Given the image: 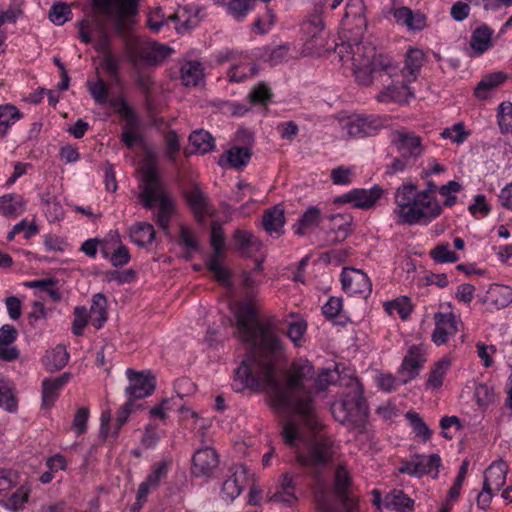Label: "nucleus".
I'll return each mask as SVG.
<instances>
[{"mask_svg":"<svg viewBox=\"0 0 512 512\" xmlns=\"http://www.w3.org/2000/svg\"><path fill=\"white\" fill-rule=\"evenodd\" d=\"M237 336L249 346L248 355L236 369L233 387L265 390L278 411L297 414L311 429L320 425L312 392L306 384L315 371L308 360L294 362L283 383L276 374V363L283 353L281 339L271 319L262 320L251 304L242 303L235 310Z\"/></svg>","mask_w":512,"mask_h":512,"instance_id":"nucleus-1","label":"nucleus"},{"mask_svg":"<svg viewBox=\"0 0 512 512\" xmlns=\"http://www.w3.org/2000/svg\"><path fill=\"white\" fill-rule=\"evenodd\" d=\"M93 18L79 22L78 37L85 44L92 43L97 52L111 53V27L118 36L126 38L136 23L134 0H92Z\"/></svg>","mask_w":512,"mask_h":512,"instance_id":"nucleus-2","label":"nucleus"},{"mask_svg":"<svg viewBox=\"0 0 512 512\" xmlns=\"http://www.w3.org/2000/svg\"><path fill=\"white\" fill-rule=\"evenodd\" d=\"M398 223L415 225L428 224L437 218L442 207L429 191H418L414 184H403L395 193Z\"/></svg>","mask_w":512,"mask_h":512,"instance_id":"nucleus-3","label":"nucleus"},{"mask_svg":"<svg viewBox=\"0 0 512 512\" xmlns=\"http://www.w3.org/2000/svg\"><path fill=\"white\" fill-rule=\"evenodd\" d=\"M353 73L356 81L363 86L372 84L374 76L385 73L389 78L397 75L398 66L388 56L377 55L371 43H363L356 38L348 41Z\"/></svg>","mask_w":512,"mask_h":512,"instance_id":"nucleus-4","label":"nucleus"},{"mask_svg":"<svg viewBox=\"0 0 512 512\" xmlns=\"http://www.w3.org/2000/svg\"><path fill=\"white\" fill-rule=\"evenodd\" d=\"M156 155L152 151L147 152L145 163L142 167L141 203L147 209L159 202V212L172 215L173 203L163 191V184L158 174Z\"/></svg>","mask_w":512,"mask_h":512,"instance_id":"nucleus-5","label":"nucleus"},{"mask_svg":"<svg viewBox=\"0 0 512 512\" xmlns=\"http://www.w3.org/2000/svg\"><path fill=\"white\" fill-rule=\"evenodd\" d=\"M124 52L135 71L146 66L160 65L172 52V48L156 42L143 41L135 37L124 39Z\"/></svg>","mask_w":512,"mask_h":512,"instance_id":"nucleus-6","label":"nucleus"},{"mask_svg":"<svg viewBox=\"0 0 512 512\" xmlns=\"http://www.w3.org/2000/svg\"><path fill=\"white\" fill-rule=\"evenodd\" d=\"M210 243L213 248V253L207 262L208 269L213 273L217 281L222 284H228L230 273L220 263L225 256V235L222 226L217 222L212 223Z\"/></svg>","mask_w":512,"mask_h":512,"instance_id":"nucleus-7","label":"nucleus"},{"mask_svg":"<svg viewBox=\"0 0 512 512\" xmlns=\"http://www.w3.org/2000/svg\"><path fill=\"white\" fill-rule=\"evenodd\" d=\"M333 454V442L329 438L318 436L311 442L307 455L297 454V462L303 467L323 466L332 460Z\"/></svg>","mask_w":512,"mask_h":512,"instance_id":"nucleus-8","label":"nucleus"},{"mask_svg":"<svg viewBox=\"0 0 512 512\" xmlns=\"http://www.w3.org/2000/svg\"><path fill=\"white\" fill-rule=\"evenodd\" d=\"M390 141L400 155L413 162H415L423 152L420 137L406 129L393 131L390 136Z\"/></svg>","mask_w":512,"mask_h":512,"instance_id":"nucleus-9","label":"nucleus"},{"mask_svg":"<svg viewBox=\"0 0 512 512\" xmlns=\"http://www.w3.org/2000/svg\"><path fill=\"white\" fill-rule=\"evenodd\" d=\"M342 289L348 295L367 297L372 290L368 276L361 270L345 268L341 273Z\"/></svg>","mask_w":512,"mask_h":512,"instance_id":"nucleus-10","label":"nucleus"},{"mask_svg":"<svg viewBox=\"0 0 512 512\" xmlns=\"http://www.w3.org/2000/svg\"><path fill=\"white\" fill-rule=\"evenodd\" d=\"M184 197L195 219L199 223H203L206 216L214 214L215 209L209 197L201 190L198 184H192V186L185 191Z\"/></svg>","mask_w":512,"mask_h":512,"instance_id":"nucleus-11","label":"nucleus"},{"mask_svg":"<svg viewBox=\"0 0 512 512\" xmlns=\"http://www.w3.org/2000/svg\"><path fill=\"white\" fill-rule=\"evenodd\" d=\"M425 362L424 347L422 345L410 346L399 370L400 382L406 384L417 377Z\"/></svg>","mask_w":512,"mask_h":512,"instance_id":"nucleus-12","label":"nucleus"},{"mask_svg":"<svg viewBox=\"0 0 512 512\" xmlns=\"http://www.w3.org/2000/svg\"><path fill=\"white\" fill-rule=\"evenodd\" d=\"M344 412L345 415L340 420L342 423H351L359 432H363L365 428L366 405L361 397L352 400L342 401L333 407Z\"/></svg>","mask_w":512,"mask_h":512,"instance_id":"nucleus-13","label":"nucleus"},{"mask_svg":"<svg viewBox=\"0 0 512 512\" xmlns=\"http://www.w3.org/2000/svg\"><path fill=\"white\" fill-rule=\"evenodd\" d=\"M170 469V461L162 460L153 464L151 472L143 481L137 491V504L139 508L147 500L149 493L159 487L160 483L167 478Z\"/></svg>","mask_w":512,"mask_h":512,"instance_id":"nucleus-14","label":"nucleus"},{"mask_svg":"<svg viewBox=\"0 0 512 512\" xmlns=\"http://www.w3.org/2000/svg\"><path fill=\"white\" fill-rule=\"evenodd\" d=\"M126 375L130 382L126 388V393L131 398L141 399L154 392L156 382L155 377L150 372L143 373L127 369Z\"/></svg>","mask_w":512,"mask_h":512,"instance_id":"nucleus-15","label":"nucleus"},{"mask_svg":"<svg viewBox=\"0 0 512 512\" xmlns=\"http://www.w3.org/2000/svg\"><path fill=\"white\" fill-rule=\"evenodd\" d=\"M383 192V189L379 186H374L369 190L353 189L337 197L334 202L340 204L353 203L355 208L369 209L381 198Z\"/></svg>","mask_w":512,"mask_h":512,"instance_id":"nucleus-16","label":"nucleus"},{"mask_svg":"<svg viewBox=\"0 0 512 512\" xmlns=\"http://www.w3.org/2000/svg\"><path fill=\"white\" fill-rule=\"evenodd\" d=\"M229 472L230 475L222 485V494L227 500L233 501L248 482V470L244 465L236 464L230 468Z\"/></svg>","mask_w":512,"mask_h":512,"instance_id":"nucleus-17","label":"nucleus"},{"mask_svg":"<svg viewBox=\"0 0 512 512\" xmlns=\"http://www.w3.org/2000/svg\"><path fill=\"white\" fill-rule=\"evenodd\" d=\"M435 329L432 333V340L436 345L445 344L448 337L458 332V321L453 313L434 314Z\"/></svg>","mask_w":512,"mask_h":512,"instance_id":"nucleus-18","label":"nucleus"},{"mask_svg":"<svg viewBox=\"0 0 512 512\" xmlns=\"http://www.w3.org/2000/svg\"><path fill=\"white\" fill-rule=\"evenodd\" d=\"M192 463L193 474L196 476H210L218 466V455L213 448L205 447L194 453Z\"/></svg>","mask_w":512,"mask_h":512,"instance_id":"nucleus-19","label":"nucleus"},{"mask_svg":"<svg viewBox=\"0 0 512 512\" xmlns=\"http://www.w3.org/2000/svg\"><path fill=\"white\" fill-rule=\"evenodd\" d=\"M199 12L197 7L181 6L168 16V20L175 23L178 33L184 34L198 26L200 23Z\"/></svg>","mask_w":512,"mask_h":512,"instance_id":"nucleus-20","label":"nucleus"},{"mask_svg":"<svg viewBox=\"0 0 512 512\" xmlns=\"http://www.w3.org/2000/svg\"><path fill=\"white\" fill-rule=\"evenodd\" d=\"M381 127V122L372 116H357L349 118L343 128L351 137H366L375 133Z\"/></svg>","mask_w":512,"mask_h":512,"instance_id":"nucleus-21","label":"nucleus"},{"mask_svg":"<svg viewBox=\"0 0 512 512\" xmlns=\"http://www.w3.org/2000/svg\"><path fill=\"white\" fill-rule=\"evenodd\" d=\"M323 28V22L318 17H314L302 23L301 30L305 36V46L308 50L322 48L324 46Z\"/></svg>","mask_w":512,"mask_h":512,"instance_id":"nucleus-22","label":"nucleus"},{"mask_svg":"<svg viewBox=\"0 0 512 512\" xmlns=\"http://www.w3.org/2000/svg\"><path fill=\"white\" fill-rule=\"evenodd\" d=\"M233 238L237 250L243 256L251 257L262 248L261 241L250 231L236 229Z\"/></svg>","mask_w":512,"mask_h":512,"instance_id":"nucleus-23","label":"nucleus"},{"mask_svg":"<svg viewBox=\"0 0 512 512\" xmlns=\"http://www.w3.org/2000/svg\"><path fill=\"white\" fill-rule=\"evenodd\" d=\"M507 466L503 461L492 463L484 473L483 485L499 491L506 482Z\"/></svg>","mask_w":512,"mask_h":512,"instance_id":"nucleus-24","label":"nucleus"},{"mask_svg":"<svg viewBox=\"0 0 512 512\" xmlns=\"http://www.w3.org/2000/svg\"><path fill=\"white\" fill-rule=\"evenodd\" d=\"M329 219L331 222L329 234L334 235L330 241L333 243L344 241L351 231L353 217L350 214H333Z\"/></svg>","mask_w":512,"mask_h":512,"instance_id":"nucleus-25","label":"nucleus"},{"mask_svg":"<svg viewBox=\"0 0 512 512\" xmlns=\"http://www.w3.org/2000/svg\"><path fill=\"white\" fill-rule=\"evenodd\" d=\"M493 33L494 31L486 24H482L473 30L470 46L475 55H482L492 46Z\"/></svg>","mask_w":512,"mask_h":512,"instance_id":"nucleus-26","label":"nucleus"},{"mask_svg":"<svg viewBox=\"0 0 512 512\" xmlns=\"http://www.w3.org/2000/svg\"><path fill=\"white\" fill-rule=\"evenodd\" d=\"M424 62V53L420 49H409L401 73L406 82L416 80Z\"/></svg>","mask_w":512,"mask_h":512,"instance_id":"nucleus-27","label":"nucleus"},{"mask_svg":"<svg viewBox=\"0 0 512 512\" xmlns=\"http://www.w3.org/2000/svg\"><path fill=\"white\" fill-rule=\"evenodd\" d=\"M69 374L64 373L54 379H45L43 381L42 405L45 408L53 406L58 397L59 390L67 383Z\"/></svg>","mask_w":512,"mask_h":512,"instance_id":"nucleus-28","label":"nucleus"},{"mask_svg":"<svg viewBox=\"0 0 512 512\" xmlns=\"http://www.w3.org/2000/svg\"><path fill=\"white\" fill-rule=\"evenodd\" d=\"M409 97H413V93L407 84L402 83L400 86L395 84L388 85L385 89L377 94L376 99L377 101L383 103H404L408 101Z\"/></svg>","mask_w":512,"mask_h":512,"instance_id":"nucleus-29","label":"nucleus"},{"mask_svg":"<svg viewBox=\"0 0 512 512\" xmlns=\"http://www.w3.org/2000/svg\"><path fill=\"white\" fill-rule=\"evenodd\" d=\"M262 224L267 233L280 235L283 232L285 224L284 210L280 205L274 206L272 209L266 210Z\"/></svg>","mask_w":512,"mask_h":512,"instance_id":"nucleus-30","label":"nucleus"},{"mask_svg":"<svg viewBox=\"0 0 512 512\" xmlns=\"http://www.w3.org/2000/svg\"><path fill=\"white\" fill-rule=\"evenodd\" d=\"M204 77L203 67L199 61H186L180 69V80L184 86L195 87Z\"/></svg>","mask_w":512,"mask_h":512,"instance_id":"nucleus-31","label":"nucleus"},{"mask_svg":"<svg viewBox=\"0 0 512 512\" xmlns=\"http://www.w3.org/2000/svg\"><path fill=\"white\" fill-rule=\"evenodd\" d=\"M26 201L21 195L7 194L0 197V213L5 217H17L25 211Z\"/></svg>","mask_w":512,"mask_h":512,"instance_id":"nucleus-32","label":"nucleus"},{"mask_svg":"<svg viewBox=\"0 0 512 512\" xmlns=\"http://www.w3.org/2000/svg\"><path fill=\"white\" fill-rule=\"evenodd\" d=\"M506 79L507 75L500 71L485 75L475 87V96L482 100L487 99L489 92L503 84Z\"/></svg>","mask_w":512,"mask_h":512,"instance_id":"nucleus-33","label":"nucleus"},{"mask_svg":"<svg viewBox=\"0 0 512 512\" xmlns=\"http://www.w3.org/2000/svg\"><path fill=\"white\" fill-rule=\"evenodd\" d=\"M393 15L397 23L407 26L410 30H421L425 26V16L421 13L413 14L407 7L395 9Z\"/></svg>","mask_w":512,"mask_h":512,"instance_id":"nucleus-34","label":"nucleus"},{"mask_svg":"<svg viewBox=\"0 0 512 512\" xmlns=\"http://www.w3.org/2000/svg\"><path fill=\"white\" fill-rule=\"evenodd\" d=\"M295 485L293 477L288 473L282 475L279 489L270 497L271 502H282L287 505H291L297 500L295 494Z\"/></svg>","mask_w":512,"mask_h":512,"instance_id":"nucleus-35","label":"nucleus"},{"mask_svg":"<svg viewBox=\"0 0 512 512\" xmlns=\"http://www.w3.org/2000/svg\"><path fill=\"white\" fill-rule=\"evenodd\" d=\"M485 302L493 304L497 309L505 308L512 302V289L508 286L493 285L487 291Z\"/></svg>","mask_w":512,"mask_h":512,"instance_id":"nucleus-36","label":"nucleus"},{"mask_svg":"<svg viewBox=\"0 0 512 512\" xmlns=\"http://www.w3.org/2000/svg\"><path fill=\"white\" fill-rule=\"evenodd\" d=\"M69 360V354L65 347L57 345L53 350L47 352L43 358V363L47 370L58 371L61 370Z\"/></svg>","mask_w":512,"mask_h":512,"instance_id":"nucleus-37","label":"nucleus"},{"mask_svg":"<svg viewBox=\"0 0 512 512\" xmlns=\"http://www.w3.org/2000/svg\"><path fill=\"white\" fill-rule=\"evenodd\" d=\"M155 235V229L150 223L140 222L130 228V238L139 246L150 244L155 239Z\"/></svg>","mask_w":512,"mask_h":512,"instance_id":"nucleus-38","label":"nucleus"},{"mask_svg":"<svg viewBox=\"0 0 512 512\" xmlns=\"http://www.w3.org/2000/svg\"><path fill=\"white\" fill-rule=\"evenodd\" d=\"M110 105L115 107L117 113L125 120L123 128H140V119L124 98L112 100Z\"/></svg>","mask_w":512,"mask_h":512,"instance_id":"nucleus-39","label":"nucleus"},{"mask_svg":"<svg viewBox=\"0 0 512 512\" xmlns=\"http://www.w3.org/2000/svg\"><path fill=\"white\" fill-rule=\"evenodd\" d=\"M110 105L115 107L117 113L125 120L123 128H140V119L124 98L112 100Z\"/></svg>","mask_w":512,"mask_h":512,"instance_id":"nucleus-40","label":"nucleus"},{"mask_svg":"<svg viewBox=\"0 0 512 512\" xmlns=\"http://www.w3.org/2000/svg\"><path fill=\"white\" fill-rule=\"evenodd\" d=\"M190 145L194 148L193 153L205 154L215 147L214 138L204 130L194 131L189 137Z\"/></svg>","mask_w":512,"mask_h":512,"instance_id":"nucleus-41","label":"nucleus"},{"mask_svg":"<svg viewBox=\"0 0 512 512\" xmlns=\"http://www.w3.org/2000/svg\"><path fill=\"white\" fill-rule=\"evenodd\" d=\"M414 458L416 468L419 470V477L425 474H433L434 478L437 477L441 466V458L438 454L416 455Z\"/></svg>","mask_w":512,"mask_h":512,"instance_id":"nucleus-42","label":"nucleus"},{"mask_svg":"<svg viewBox=\"0 0 512 512\" xmlns=\"http://www.w3.org/2000/svg\"><path fill=\"white\" fill-rule=\"evenodd\" d=\"M351 484V477L344 466H338L335 472L334 490L343 504H348L347 490Z\"/></svg>","mask_w":512,"mask_h":512,"instance_id":"nucleus-43","label":"nucleus"},{"mask_svg":"<svg viewBox=\"0 0 512 512\" xmlns=\"http://www.w3.org/2000/svg\"><path fill=\"white\" fill-rule=\"evenodd\" d=\"M413 503V500L409 498L402 490H393L386 495L384 500V504L387 508H393L401 512L412 510Z\"/></svg>","mask_w":512,"mask_h":512,"instance_id":"nucleus-44","label":"nucleus"},{"mask_svg":"<svg viewBox=\"0 0 512 512\" xmlns=\"http://www.w3.org/2000/svg\"><path fill=\"white\" fill-rule=\"evenodd\" d=\"M320 221V210L315 207H309L299 219L295 226V233L303 236L306 233V229L317 226Z\"/></svg>","mask_w":512,"mask_h":512,"instance_id":"nucleus-45","label":"nucleus"},{"mask_svg":"<svg viewBox=\"0 0 512 512\" xmlns=\"http://www.w3.org/2000/svg\"><path fill=\"white\" fill-rule=\"evenodd\" d=\"M251 158V151L247 147H232L226 153V161L235 168L240 169L246 166Z\"/></svg>","mask_w":512,"mask_h":512,"instance_id":"nucleus-46","label":"nucleus"},{"mask_svg":"<svg viewBox=\"0 0 512 512\" xmlns=\"http://www.w3.org/2000/svg\"><path fill=\"white\" fill-rule=\"evenodd\" d=\"M21 116L20 111L13 105L0 106V137H3Z\"/></svg>","mask_w":512,"mask_h":512,"instance_id":"nucleus-47","label":"nucleus"},{"mask_svg":"<svg viewBox=\"0 0 512 512\" xmlns=\"http://www.w3.org/2000/svg\"><path fill=\"white\" fill-rule=\"evenodd\" d=\"M364 13V3L362 0H349L346 4V10L344 14L343 24L346 25V21L352 17L356 25L362 30V27L366 25Z\"/></svg>","mask_w":512,"mask_h":512,"instance_id":"nucleus-48","label":"nucleus"},{"mask_svg":"<svg viewBox=\"0 0 512 512\" xmlns=\"http://www.w3.org/2000/svg\"><path fill=\"white\" fill-rule=\"evenodd\" d=\"M385 311L393 315L395 312L401 319L405 320L409 317L412 311V305L408 297H400L384 304Z\"/></svg>","mask_w":512,"mask_h":512,"instance_id":"nucleus-49","label":"nucleus"},{"mask_svg":"<svg viewBox=\"0 0 512 512\" xmlns=\"http://www.w3.org/2000/svg\"><path fill=\"white\" fill-rule=\"evenodd\" d=\"M450 360L443 358L438 361L431 369L427 385L432 388H439L443 383V377L450 368Z\"/></svg>","mask_w":512,"mask_h":512,"instance_id":"nucleus-50","label":"nucleus"},{"mask_svg":"<svg viewBox=\"0 0 512 512\" xmlns=\"http://www.w3.org/2000/svg\"><path fill=\"white\" fill-rule=\"evenodd\" d=\"M406 418L412 425L413 432L417 437H421L424 442L430 440L432 431L418 413L414 411H408L406 413Z\"/></svg>","mask_w":512,"mask_h":512,"instance_id":"nucleus-51","label":"nucleus"},{"mask_svg":"<svg viewBox=\"0 0 512 512\" xmlns=\"http://www.w3.org/2000/svg\"><path fill=\"white\" fill-rule=\"evenodd\" d=\"M135 73L136 84L144 95L146 104L149 106L151 104L154 80L150 74L141 72V70L135 71Z\"/></svg>","mask_w":512,"mask_h":512,"instance_id":"nucleus-52","label":"nucleus"},{"mask_svg":"<svg viewBox=\"0 0 512 512\" xmlns=\"http://www.w3.org/2000/svg\"><path fill=\"white\" fill-rule=\"evenodd\" d=\"M253 6V0H230L227 3L228 12L238 20L243 19Z\"/></svg>","mask_w":512,"mask_h":512,"instance_id":"nucleus-53","label":"nucleus"},{"mask_svg":"<svg viewBox=\"0 0 512 512\" xmlns=\"http://www.w3.org/2000/svg\"><path fill=\"white\" fill-rule=\"evenodd\" d=\"M430 256L437 263H454L459 259L455 252L449 250L448 244L437 245L431 250Z\"/></svg>","mask_w":512,"mask_h":512,"instance_id":"nucleus-54","label":"nucleus"},{"mask_svg":"<svg viewBox=\"0 0 512 512\" xmlns=\"http://www.w3.org/2000/svg\"><path fill=\"white\" fill-rule=\"evenodd\" d=\"M249 98L254 105L266 106L272 98V93L266 84L259 83L251 90Z\"/></svg>","mask_w":512,"mask_h":512,"instance_id":"nucleus-55","label":"nucleus"},{"mask_svg":"<svg viewBox=\"0 0 512 512\" xmlns=\"http://www.w3.org/2000/svg\"><path fill=\"white\" fill-rule=\"evenodd\" d=\"M70 6L66 3H56L49 11V19L56 25H63L69 20Z\"/></svg>","mask_w":512,"mask_h":512,"instance_id":"nucleus-56","label":"nucleus"},{"mask_svg":"<svg viewBox=\"0 0 512 512\" xmlns=\"http://www.w3.org/2000/svg\"><path fill=\"white\" fill-rule=\"evenodd\" d=\"M101 66L114 81L119 80L120 61L112 53L103 55Z\"/></svg>","mask_w":512,"mask_h":512,"instance_id":"nucleus-57","label":"nucleus"},{"mask_svg":"<svg viewBox=\"0 0 512 512\" xmlns=\"http://www.w3.org/2000/svg\"><path fill=\"white\" fill-rule=\"evenodd\" d=\"M165 143V155L171 162H174L180 150L179 138L174 130H170L165 134Z\"/></svg>","mask_w":512,"mask_h":512,"instance_id":"nucleus-58","label":"nucleus"},{"mask_svg":"<svg viewBox=\"0 0 512 512\" xmlns=\"http://www.w3.org/2000/svg\"><path fill=\"white\" fill-rule=\"evenodd\" d=\"M337 379V373L330 369H322L314 379V386L318 391H324Z\"/></svg>","mask_w":512,"mask_h":512,"instance_id":"nucleus-59","label":"nucleus"},{"mask_svg":"<svg viewBox=\"0 0 512 512\" xmlns=\"http://www.w3.org/2000/svg\"><path fill=\"white\" fill-rule=\"evenodd\" d=\"M467 135L468 133L465 132L464 125L462 123H456L453 127L446 128L441 133L443 138L450 139L452 142L457 144L462 143L466 139Z\"/></svg>","mask_w":512,"mask_h":512,"instance_id":"nucleus-60","label":"nucleus"},{"mask_svg":"<svg viewBox=\"0 0 512 512\" xmlns=\"http://www.w3.org/2000/svg\"><path fill=\"white\" fill-rule=\"evenodd\" d=\"M121 140L128 149H133L143 141V136L139 132V128H123Z\"/></svg>","mask_w":512,"mask_h":512,"instance_id":"nucleus-61","label":"nucleus"},{"mask_svg":"<svg viewBox=\"0 0 512 512\" xmlns=\"http://www.w3.org/2000/svg\"><path fill=\"white\" fill-rule=\"evenodd\" d=\"M74 321L72 331L76 336H81L87 324V311L85 307L77 306L74 309Z\"/></svg>","mask_w":512,"mask_h":512,"instance_id":"nucleus-62","label":"nucleus"},{"mask_svg":"<svg viewBox=\"0 0 512 512\" xmlns=\"http://www.w3.org/2000/svg\"><path fill=\"white\" fill-rule=\"evenodd\" d=\"M256 73L255 68L252 66H233L228 71V78L231 82H242L249 75H254Z\"/></svg>","mask_w":512,"mask_h":512,"instance_id":"nucleus-63","label":"nucleus"},{"mask_svg":"<svg viewBox=\"0 0 512 512\" xmlns=\"http://www.w3.org/2000/svg\"><path fill=\"white\" fill-rule=\"evenodd\" d=\"M343 308L342 299L339 297H330L323 305L322 312L328 319H333L340 314Z\"/></svg>","mask_w":512,"mask_h":512,"instance_id":"nucleus-64","label":"nucleus"}]
</instances>
